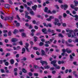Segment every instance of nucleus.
I'll list each match as a JSON object with an SVG mask.
<instances>
[{
	"label": "nucleus",
	"instance_id": "393cba45",
	"mask_svg": "<svg viewBox=\"0 0 78 78\" xmlns=\"http://www.w3.org/2000/svg\"><path fill=\"white\" fill-rule=\"evenodd\" d=\"M74 9L76 11H78V7H74Z\"/></svg>",
	"mask_w": 78,
	"mask_h": 78
},
{
	"label": "nucleus",
	"instance_id": "e433bc0d",
	"mask_svg": "<svg viewBox=\"0 0 78 78\" xmlns=\"http://www.w3.org/2000/svg\"><path fill=\"white\" fill-rule=\"evenodd\" d=\"M23 72L24 73H27V70H25V69H23Z\"/></svg>",
	"mask_w": 78,
	"mask_h": 78
},
{
	"label": "nucleus",
	"instance_id": "cd10ccee",
	"mask_svg": "<svg viewBox=\"0 0 78 78\" xmlns=\"http://www.w3.org/2000/svg\"><path fill=\"white\" fill-rule=\"evenodd\" d=\"M51 27V24L50 23H49L47 25V27Z\"/></svg>",
	"mask_w": 78,
	"mask_h": 78
},
{
	"label": "nucleus",
	"instance_id": "9d476101",
	"mask_svg": "<svg viewBox=\"0 0 78 78\" xmlns=\"http://www.w3.org/2000/svg\"><path fill=\"white\" fill-rule=\"evenodd\" d=\"M58 64H59V65L61 64H62L64 63V62L63 61H58Z\"/></svg>",
	"mask_w": 78,
	"mask_h": 78
},
{
	"label": "nucleus",
	"instance_id": "a211bd4d",
	"mask_svg": "<svg viewBox=\"0 0 78 78\" xmlns=\"http://www.w3.org/2000/svg\"><path fill=\"white\" fill-rule=\"evenodd\" d=\"M22 53L23 54L25 52V48H23L22 49Z\"/></svg>",
	"mask_w": 78,
	"mask_h": 78
},
{
	"label": "nucleus",
	"instance_id": "4be33fe9",
	"mask_svg": "<svg viewBox=\"0 0 78 78\" xmlns=\"http://www.w3.org/2000/svg\"><path fill=\"white\" fill-rule=\"evenodd\" d=\"M9 2L10 5H12V4H13V3L11 0H9Z\"/></svg>",
	"mask_w": 78,
	"mask_h": 78
},
{
	"label": "nucleus",
	"instance_id": "0eeeda50",
	"mask_svg": "<svg viewBox=\"0 0 78 78\" xmlns=\"http://www.w3.org/2000/svg\"><path fill=\"white\" fill-rule=\"evenodd\" d=\"M36 8H37V6L36 5H34V6H32V8L34 11L36 10Z\"/></svg>",
	"mask_w": 78,
	"mask_h": 78
},
{
	"label": "nucleus",
	"instance_id": "bb28decb",
	"mask_svg": "<svg viewBox=\"0 0 78 78\" xmlns=\"http://www.w3.org/2000/svg\"><path fill=\"white\" fill-rule=\"evenodd\" d=\"M34 41L35 42H36V41H37V37H34Z\"/></svg>",
	"mask_w": 78,
	"mask_h": 78
},
{
	"label": "nucleus",
	"instance_id": "c756f323",
	"mask_svg": "<svg viewBox=\"0 0 78 78\" xmlns=\"http://www.w3.org/2000/svg\"><path fill=\"white\" fill-rule=\"evenodd\" d=\"M56 12L55 10H53L51 12V14H55Z\"/></svg>",
	"mask_w": 78,
	"mask_h": 78
},
{
	"label": "nucleus",
	"instance_id": "0e129e2a",
	"mask_svg": "<svg viewBox=\"0 0 78 78\" xmlns=\"http://www.w3.org/2000/svg\"><path fill=\"white\" fill-rule=\"evenodd\" d=\"M5 72L6 73H9V70L8 69L5 70Z\"/></svg>",
	"mask_w": 78,
	"mask_h": 78
},
{
	"label": "nucleus",
	"instance_id": "37998d69",
	"mask_svg": "<svg viewBox=\"0 0 78 78\" xmlns=\"http://www.w3.org/2000/svg\"><path fill=\"white\" fill-rule=\"evenodd\" d=\"M47 10H48V8L47 7H45L44 9V12H47Z\"/></svg>",
	"mask_w": 78,
	"mask_h": 78
},
{
	"label": "nucleus",
	"instance_id": "4c0bfd02",
	"mask_svg": "<svg viewBox=\"0 0 78 78\" xmlns=\"http://www.w3.org/2000/svg\"><path fill=\"white\" fill-rule=\"evenodd\" d=\"M8 35L9 36H11V32L10 31L9 32Z\"/></svg>",
	"mask_w": 78,
	"mask_h": 78
},
{
	"label": "nucleus",
	"instance_id": "864d4df0",
	"mask_svg": "<svg viewBox=\"0 0 78 78\" xmlns=\"http://www.w3.org/2000/svg\"><path fill=\"white\" fill-rule=\"evenodd\" d=\"M8 41H9L7 39H6L5 40V43H8Z\"/></svg>",
	"mask_w": 78,
	"mask_h": 78
},
{
	"label": "nucleus",
	"instance_id": "473e14b6",
	"mask_svg": "<svg viewBox=\"0 0 78 78\" xmlns=\"http://www.w3.org/2000/svg\"><path fill=\"white\" fill-rule=\"evenodd\" d=\"M55 67L56 69H60V66H57H57Z\"/></svg>",
	"mask_w": 78,
	"mask_h": 78
},
{
	"label": "nucleus",
	"instance_id": "1a4fd4ad",
	"mask_svg": "<svg viewBox=\"0 0 78 78\" xmlns=\"http://www.w3.org/2000/svg\"><path fill=\"white\" fill-rule=\"evenodd\" d=\"M41 63L42 64V66H43L44 64H46V65H47V62L46 61H41Z\"/></svg>",
	"mask_w": 78,
	"mask_h": 78
},
{
	"label": "nucleus",
	"instance_id": "dca6fc26",
	"mask_svg": "<svg viewBox=\"0 0 78 78\" xmlns=\"http://www.w3.org/2000/svg\"><path fill=\"white\" fill-rule=\"evenodd\" d=\"M19 32V31H18V30H17V29H15L14 30V32H13V34H16V33H17Z\"/></svg>",
	"mask_w": 78,
	"mask_h": 78
},
{
	"label": "nucleus",
	"instance_id": "6ab92c4d",
	"mask_svg": "<svg viewBox=\"0 0 78 78\" xmlns=\"http://www.w3.org/2000/svg\"><path fill=\"white\" fill-rule=\"evenodd\" d=\"M74 3H75V5L76 6H77V5L78 4V2L76 1H74Z\"/></svg>",
	"mask_w": 78,
	"mask_h": 78
},
{
	"label": "nucleus",
	"instance_id": "6e6d98bb",
	"mask_svg": "<svg viewBox=\"0 0 78 78\" xmlns=\"http://www.w3.org/2000/svg\"><path fill=\"white\" fill-rule=\"evenodd\" d=\"M52 47H55V48H58V46L56 45H52Z\"/></svg>",
	"mask_w": 78,
	"mask_h": 78
},
{
	"label": "nucleus",
	"instance_id": "f704fd0d",
	"mask_svg": "<svg viewBox=\"0 0 78 78\" xmlns=\"http://www.w3.org/2000/svg\"><path fill=\"white\" fill-rule=\"evenodd\" d=\"M67 46L69 47H73V45L72 44H68Z\"/></svg>",
	"mask_w": 78,
	"mask_h": 78
},
{
	"label": "nucleus",
	"instance_id": "9b49d317",
	"mask_svg": "<svg viewBox=\"0 0 78 78\" xmlns=\"http://www.w3.org/2000/svg\"><path fill=\"white\" fill-rule=\"evenodd\" d=\"M66 52H67L68 53H71L72 52V50H71L70 49L68 48L66 49Z\"/></svg>",
	"mask_w": 78,
	"mask_h": 78
},
{
	"label": "nucleus",
	"instance_id": "f8f14e48",
	"mask_svg": "<svg viewBox=\"0 0 78 78\" xmlns=\"http://www.w3.org/2000/svg\"><path fill=\"white\" fill-rule=\"evenodd\" d=\"M14 23L16 24V27H18L20 26V24L19 23H17V21H14Z\"/></svg>",
	"mask_w": 78,
	"mask_h": 78
},
{
	"label": "nucleus",
	"instance_id": "412c9836",
	"mask_svg": "<svg viewBox=\"0 0 78 78\" xmlns=\"http://www.w3.org/2000/svg\"><path fill=\"white\" fill-rule=\"evenodd\" d=\"M68 41L69 43H71L72 42V39H69L68 40Z\"/></svg>",
	"mask_w": 78,
	"mask_h": 78
},
{
	"label": "nucleus",
	"instance_id": "13d9d810",
	"mask_svg": "<svg viewBox=\"0 0 78 78\" xmlns=\"http://www.w3.org/2000/svg\"><path fill=\"white\" fill-rule=\"evenodd\" d=\"M33 48L34 50H37L38 49V48H37L35 47H34Z\"/></svg>",
	"mask_w": 78,
	"mask_h": 78
},
{
	"label": "nucleus",
	"instance_id": "bf43d9fd",
	"mask_svg": "<svg viewBox=\"0 0 78 78\" xmlns=\"http://www.w3.org/2000/svg\"><path fill=\"white\" fill-rule=\"evenodd\" d=\"M38 8H41L42 7V5L41 4H38Z\"/></svg>",
	"mask_w": 78,
	"mask_h": 78
},
{
	"label": "nucleus",
	"instance_id": "2eb2a0df",
	"mask_svg": "<svg viewBox=\"0 0 78 78\" xmlns=\"http://www.w3.org/2000/svg\"><path fill=\"white\" fill-rule=\"evenodd\" d=\"M75 20L76 21H78V16L77 15H76L75 16Z\"/></svg>",
	"mask_w": 78,
	"mask_h": 78
},
{
	"label": "nucleus",
	"instance_id": "c03bdc74",
	"mask_svg": "<svg viewBox=\"0 0 78 78\" xmlns=\"http://www.w3.org/2000/svg\"><path fill=\"white\" fill-rule=\"evenodd\" d=\"M72 12L73 14H76V11L75 10H73Z\"/></svg>",
	"mask_w": 78,
	"mask_h": 78
},
{
	"label": "nucleus",
	"instance_id": "39448f33",
	"mask_svg": "<svg viewBox=\"0 0 78 78\" xmlns=\"http://www.w3.org/2000/svg\"><path fill=\"white\" fill-rule=\"evenodd\" d=\"M14 18V16H12V17H6L5 19V20H12Z\"/></svg>",
	"mask_w": 78,
	"mask_h": 78
},
{
	"label": "nucleus",
	"instance_id": "20e7f679",
	"mask_svg": "<svg viewBox=\"0 0 78 78\" xmlns=\"http://www.w3.org/2000/svg\"><path fill=\"white\" fill-rule=\"evenodd\" d=\"M57 62V60H55L51 62V64L53 65L54 67H56L57 66V64H55Z\"/></svg>",
	"mask_w": 78,
	"mask_h": 78
},
{
	"label": "nucleus",
	"instance_id": "7c9ffc66",
	"mask_svg": "<svg viewBox=\"0 0 78 78\" xmlns=\"http://www.w3.org/2000/svg\"><path fill=\"white\" fill-rule=\"evenodd\" d=\"M43 45H44V43L42 42H40V43L39 44V45L40 46H42Z\"/></svg>",
	"mask_w": 78,
	"mask_h": 78
},
{
	"label": "nucleus",
	"instance_id": "2f4dec72",
	"mask_svg": "<svg viewBox=\"0 0 78 78\" xmlns=\"http://www.w3.org/2000/svg\"><path fill=\"white\" fill-rule=\"evenodd\" d=\"M50 68V66H44V69H49Z\"/></svg>",
	"mask_w": 78,
	"mask_h": 78
},
{
	"label": "nucleus",
	"instance_id": "c9c22d12",
	"mask_svg": "<svg viewBox=\"0 0 78 78\" xmlns=\"http://www.w3.org/2000/svg\"><path fill=\"white\" fill-rule=\"evenodd\" d=\"M29 45V44L28 43H26V47H25V48H27L28 47V46Z\"/></svg>",
	"mask_w": 78,
	"mask_h": 78
},
{
	"label": "nucleus",
	"instance_id": "f257e3e1",
	"mask_svg": "<svg viewBox=\"0 0 78 78\" xmlns=\"http://www.w3.org/2000/svg\"><path fill=\"white\" fill-rule=\"evenodd\" d=\"M66 31L67 33L69 32V33L66 34L69 37H71V34L72 37H75V36H76V34L72 30H70L69 29L67 28L66 29Z\"/></svg>",
	"mask_w": 78,
	"mask_h": 78
},
{
	"label": "nucleus",
	"instance_id": "ddd939ff",
	"mask_svg": "<svg viewBox=\"0 0 78 78\" xmlns=\"http://www.w3.org/2000/svg\"><path fill=\"white\" fill-rule=\"evenodd\" d=\"M10 62L11 64H13L14 63V60L13 59H11L10 60Z\"/></svg>",
	"mask_w": 78,
	"mask_h": 78
},
{
	"label": "nucleus",
	"instance_id": "f03ea898",
	"mask_svg": "<svg viewBox=\"0 0 78 78\" xmlns=\"http://www.w3.org/2000/svg\"><path fill=\"white\" fill-rule=\"evenodd\" d=\"M61 8L62 9L64 8V10H66V9L68 8V5L67 4H65L64 5H61Z\"/></svg>",
	"mask_w": 78,
	"mask_h": 78
},
{
	"label": "nucleus",
	"instance_id": "c85d7f7f",
	"mask_svg": "<svg viewBox=\"0 0 78 78\" xmlns=\"http://www.w3.org/2000/svg\"><path fill=\"white\" fill-rule=\"evenodd\" d=\"M27 58L26 57H23V58L22 59V60H23V61H27Z\"/></svg>",
	"mask_w": 78,
	"mask_h": 78
},
{
	"label": "nucleus",
	"instance_id": "f3484780",
	"mask_svg": "<svg viewBox=\"0 0 78 78\" xmlns=\"http://www.w3.org/2000/svg\"><path fill=\"white\" fill-rule=\"evenodd\" d=\"M73 73L74 75V76H76V77H77V76H78V75H77V74H76V71L73 72Z\"/></svg>",
	"mask_w": 78,
	"mask_h": 78
},
{
	"label": "nucleus",
	"instance_id": "4d7b16f0",
	"mask_svg": "<svg viewBox=\"0 0 78 78\" xmlns=\"http://www.w3.org/2000/svg\"><path fill=\"white\" fill-rule=\"evenodd\" d=\"M37 2L39 3H41V0H37Z\"/></svg>",
	"mask_w": 78,
	"mask_h": 78
},
{
	"label": "nucleus",
	"instance_id": "b1692460",
	"mask_svg": "<svg viewBox=\"0 0 78 78\" xmlns=\"http://www.w3.org/2000/svg\"><path fill=\"white\" fill-rule=\"evenodd\" d=\"M21 35L22 36V37H25V36H26V34H25L23 33H22V34H21Z\"/></svg>",
	"mask_w": 78,
	"mask_h": 78
},
{
	"label": "nucleus",
	"instance_id": "de8ad7c7",
	"mask_svg": "<svg viewBox=\"0 0 78 78\" xmlns=\"http://www.w3.org/2000/svg\"><path fill=\"white\" fill-rule=\"evenodd\" d=\"M19 31L20 33H22V32H23L24 31V30L23 29H20Z\"/></svg>",
	"mask_w": 78,
	"mask_h": 78
},
{
	"label": "nucleus",
	"instance_id": "338daca9",
	"mask_svg": "<svg viewBox=\"0 0 78 78\" xmlns=\"http://www.w3.org/2000/svg\"><path fill=\"white\" fill-rule=\"evenodd\" d=\"M10 56V54L9 53H7L6 55V57H7V56Z\"/></svg>",
	"mask_w": 78,
	"mask_h": 78
},
{
	"label": "nucleus",
	"instance_id": "69168bd1",
	"mask_svg": "<svg viewBox=\"0 0 78 78\" xmlns=\"http://www.w3.org/2000/svg\"><path fill=\"white\" fill-rule=\"evenodd\" d=\"M26 50H27V52H30V51L29 50V49H28V48H26Z\"/></svg>",
	"mask_w": 78,
	"mask_h": 78
},
{
	"label": "nucleus",
	"instance_id": "5fc2aeb1",
	"mask_svg": "<svg viewBox=\"0 0 78 78\" xmlns=\"http://www.w3.org/2000/svg\"><path fill=\"white\" fill-rule=\"evenodd\" d=\"M24 10L23 9H20L19 11L20 12H23Z\"/></svg>",
	"mask_w": 78,
	"mask_h": 78
},
{
	"label": "nucleus",
	"instance_id": "052dcab7",
	"mask_svg": "<svg viewBox=\"0 0 78 78\" xmlns=\"http://www.w3.org/2000/svg\"><path fill=\"white\" fill-rule=\"evenodd\" d=\"M1 71L2 73H5V70L3 69H1Z\"/></svg>",
	"mask_w": 78,
	"mask_h": 78
},
{
	"label": "nucleus",
	"instance_id": "79ce46f5",
	"mask_svg": "<svg viewBox=\"0 0 78 78\" xmlns=\"http://www.w3.org/2000/svg\"><path fill=\"white\" fill-rule=\"evenodd\" d=\"M34 28L35 29H36V30H37L38 28H39V27L37 26H35L34 27Z\"/></svg>",
	"mask_w": 78,
	"mask_h": 78
},
{
	"label": "nucleus",
	"instance_id": "3c124183",
	"mask_svg": "<svg viewBox=\"0 0 78 78\" xmlns=\"http://www.w3.org/2000/svg\"><path fill=\"white\" fill-rule=\"evenodd\" d=\"M73 64L74 65H76V66H78V64H77V63H76V62H73Z\"/></svg>",
	"mask_w": 78,
	"mask_h": 78
},
{
	"label": "nucleus",
	"instance_id": "e2e57ef3",
	"mask_svg": "<svg viewBox=\"0 0 78 78\" xmlns=\"http://www.w3.org/2000/svg\"><path fill=\"white\" fill-rule=\"evenodd\" d=\"M56 31H58V32H61V30L58 29H56Z\"/></svg>",
	"mask_w": 78,
	"mask_h": 78
},
{
	"label": "nucleus",
	"instance_id": "603ef678",
	"mask_svg": "<svg viewBox=\"0 0 78 78\" xmlns=\"http://www.w3.org/2000/svg\"><path fill=\"white\" fill-rule=\"evenodd\" d=\"M29 75L30 76H31L33 75V74H32L30 72L29 73Z\"/></svg>",
	"mask_w": 78,
	"mask_h": 78
},
{
	"label": "nucleus",
	"instance_id": "a18cd8bd",
	"mask_svg": "<svg viewBox=\"0 0 78 78\" xmlns=\"http://www.w3.org/2000/svg\"><path fill=\"white\" fill-rule=\"evenodd\" d=\"M46 31H47V29H45V28L43 29L42 30V31L43 32H44Z\"/></svg>",
	"mask_w": 78,
	"mask_h": 78
},
{
	"label": "nucleus",
	"instance_id": "72a5a7b5",
	"mask_svg": "<svg viewBox=\"0 0 78 78\" xmlns=\"http://www.w3.org/2000/svg\"><path fill=\"white\" fill-rule=\"evenodd\" d=\"M67 16V14H66V13H63V17L65 18V17H66Z\"/></svg>",
	"mask_w": 78,
	"mask_h": 78
},
{
	"label": "nucleus",
	"instance_id": "4468645a",
	"mask_svg": "<svg viewBox=\"0 0 78 78\" xmlns=\"http://www.w3.org/2000/svg\"><path fill=\"white\" fill-rule=\"evenodd\" d=\"M41 53H42V55H46L45 56H47V55H46V54L45 53V51H44L43 50H41Z\"/></svg>",
	"mask_w": 78,
	"mask_h": 78
},
{
	"label": "nucleus",
	"instance_id": "49530a36",
	"mask_svg": "<svg viewBox=\"0 0 78 78\" xmlns=\"http://www.w3.org/2000/svg\"><path fill=\"white\" fill-rule=\"evenodd\" d=\"M70 7L72 8H73V9H74L75 8V6L74 5H73L72 4L71 5Z\"/></svg>",
	"mask_w": 78,
	"mask_h": 78
},
{
	"label": "nucleus",
	"instance_id": "6e6552de",
	"mask_svg": "<svg viewBox=\"0 0 78 78\" xmlns=\"http://www.w3.org/2000/svg\"><path fill=\"white\" fill-rule=\"evenodd\" d=\"M11 41L13 42H17V39L16 38H13L12 39Z\"/></svg>",
	"mask_w": 78,
	"mask_h": 78
},
{
	"label": "nucleus",
	"instance_id": "ea45409f",
	"mask_svg": "<svg viewBox=\"0 0 78 78\" xmlns=\"http://www.w3.org/2000/svg\"><path fill=\"white\" fill-rule=\"evenodd\" d=\"M5 65L6 66H8V65H9V63L8 62H5Z\"/></svg>",
	"mask_w": 78,
	"mask_h": 78
},
{
	"label": "nucleus",
	"instance_id": "a19ab883",
	"mask_svg": "<svg viewBox=\"0 0 78 78\" xmlns=\"http://www.w3.org/2000/svg\"><path fill=\"white\" fill-rule=\"evenodd\" d=\"M42 59V57H40L38 58H35V59L36 60H40V59Z\"/></svg>",
	"mask_w": 78,
	"mask_h": 78
},
{
	"label": "nucleus",
	"instance_id": "423d86ee",
	"mask_svg": "<svg viewBox=\"0 0 78 78\" xmlns=\"http://www.w3.org/2000/svg\"><path fill=\"white\" fill-rule=\"evenodd\" d=\"M30 10V11L29 12L30 14H31L32 16H34V12L33 11V9H31Z\"/></svg>",
	"mask_w": 78,
	"mask_h": 78
},
{
	"label": "nucleus",
	"instance_id": "7ed1b4c3",
	"mask_svg": "<svg viewBox=\"0 0 78 78\" xmlns=\"http://www.w3.org/2000/svg\"><path fill=\"white\" fill-rule=\"evenodd\" d=\"M25 13H26L25 17L26 18H27L28 19H29L30 20L31 19V18L30 16H28V14H29V13L27 11H25Z\"/></svg>",
	"mask_w": 78,
	"mask_h": 78
},
{
	"label": "nucleus",
	"instance_id": "5701e85b",
	"mask_svg": "<svg viewBox=\"0 0 78 78\" xmlns=\"http://www.w3.org/2000/svg\"><path fill=\"white\" fill-rule=\"evenodd\" d=\"M62 51H63V53H65V52H67V49H62Z\"/></svg>",
	"mask_w": 78,
	"mask_h": 78
},
{
	"label": "nucleus",
	"instance_id": "8fccbe9b",
	"mask_svg": "<svg viewBox=\"0 0 78 78\" xmlns=\"http://www.w3.org/2000/svg\"><path fill=\"white\" fill-rule=\"evenodd\" d=\"M52 74L55 75V73H56V71L55 70L53 71L52 72Z\"/></svg>",
	"mask_w": 78,
	"mask_h": 78
},
{
	"label": "nucleus",
	"instance_id": "58836bf2",
	"mask_svg": "<svg viewBox=\"0 0 78 78\" xmlns=\"http://www.w3.org/2000/svg\"><path fill=\"white\" fill-rule=\"evenodd\" d=\"M55 22H59V20L57 18L55 19Z\"/></svg>",
	"mask_w": 78,
	"mask_h": 78
},
{
	"label": "nucleus",
	"instance_id": "aec40b11",
	"mask_svg": "<svg viewBox=\"0 0 78 78\" xmlns=\"http://www.w3.org/2000/svg\"><path fill=\"white\" fill-rule=\"evenodd\" d=\"M5 6L6 8H8L9 6V5L8 4H6L5 5Z\"/></svg>",
	"mask_w": 78,
	"mask_h": 78
},
{
	"label": "nucleus",
	"instance_id": "774afa93",
	"mask_svg": "<svg viewBox=\"0 0 78 78\" xmlns=\"http://www.w3.org/2000/svg\"><path fill=\"white\" fill-rule=\"evenodd\" d=\"M33 28V27L31 25H29V29H31Z\"/></svg>",
	"mask_w": 78,
	"mask_h": 78
},
{
	"label": "nucleus",
	"instance_id": "680f3d73",
	"mask_svg": "<svg viewBox=\"0 0 78 78\" xmlns=\"http://www.w3.org/2000/svg\"><path fill=\"white\" fill-rule=\"evenodd\" d=\"M46 20L48 21H50L51 20V19L50 17L49 18L47 19Z\"/></svg>",
	"mask_w": 78,
	"mask_h": 78
},
{
	"label": "nucleus",
	"instance_id": "09e8293b",
	"mask_svg": "<svg viewBox=\"0 0 78 78\" xmlns=\"http://www.w3.org/2000/svg\"><path fill=\"white\" fill-rule=\"evenodd\" d=\"M58 2L60 3H62V0H58Z\"/></svg>",
	"mask_w": 78,
	"mask_h": 78
},
{
	"label": "nucleus",
	"instance_id": "a878e982",
	"mask_svg": "<svg viewBox=\"0 0 78 78\" xmlns=\"http://www.w3.org/2000/svg\"><path fill=\"white\" fill-rule=\"evenodd\" d=\"M58 36L61 37H64V36L61 34H58Z\"/></svg>",
	"mask_w": 78,
	"mask_h": 78
}]
</instances>
